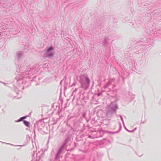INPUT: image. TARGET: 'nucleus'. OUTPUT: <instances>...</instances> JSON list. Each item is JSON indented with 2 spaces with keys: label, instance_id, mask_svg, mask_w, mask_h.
<instances>
[{
  "label": "nucleus",
  "instance_id": "nucleus-1",
  "mask_svg": "<svg viewBox=\"0 0 161 161\" xmlns=\"http://www.w3.org/2000/svg\"><path fill=\"white\" fill-rule=\"evenodd\" d=\"M53 48L52 47H51L47 49L46 54L47 56H50L53 55V53L52 51H53Z\"/></svg>",
  "mask_w": 161,
  "mask_h": 161
},
{
  "label": "nucleus",
  "instance_id": "nucleus-2",
  "mask_svg": "<svg viewBox=\"0 0 161 161\" xmlns=\"http://www.w3.org/2000/svg\"><path fill=\"white\" fill-rule=\"evenodd\" d=\"M24 123L27 126H29V122L26 121H24Z\"/></svg>",
  "mask_w": 161,
  "mask_h": 161
},
{
  "label": "nucleus",
  "instance_id": "nucleus-3",
  "mask_svg": "<svg viewBox=\"0 0 161 161\" xmlns=\"http://www.w3.org/2000/svg\"><path fill=\"white\" fill-rule=\"evenodd\" d=\"M85 80L86 82L88 84H89L90 82V80L88 78L86 77L85 78Z\"/></svg>",
  "mask_w": 161,
  "mask_h": 161
},
{
  "label": "nucleus",
  "instance_id": "nucleus-4",
  "mask_svg": "<svg viewBox=\"0 0 161 161\" xmlns=\"http://www.w3.org/2000/svg\"><path fill=\"white\" fill-rule=\"evenodd\" d=\"M26 118V117H23L22 118H20V119H25Z\"/></svg>",
  "mask_w": 161,
  "mask_h": 161
}]
</instances>
